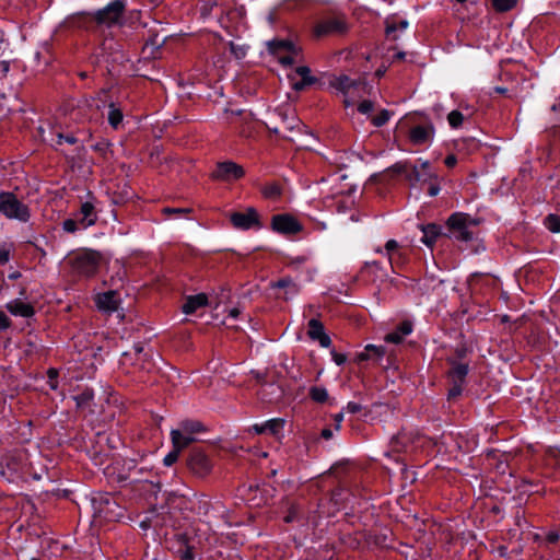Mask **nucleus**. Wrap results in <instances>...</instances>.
<instances>
[{"instance_id": "nucleus-23", "label": "nucleus", "mask_w": 560, "mask_h": 560, "mask_svg": "<svg viewBox=\"0 0 560 560\" xmlns=\"http://www.w3.org/2000/svg\"><path fill=\"white\" fill-rule=\"evenodd\" d=\"M269 49L272 54L280 55L281 51L296 54L298 48L289 40H272L269 43Z\"/></svg>"}, {"instance_id": "nucleus-37", "label": "nucleus", "mask_w": 560, "mask_h": 560, "mask_svg": "<svg viewBox=\"0 0 560 560\" xmlns=\"http://www.w3.org/2000/svg\"><path fill=\"white\" fill-rule=\"evenodd\" d=\"M92 399H93V393L91 390H85L75 397L77 405L79 407L89 405Z\"/></svg>"}, {"instance_id": "nucleus-55", "label": "nucleus", "mask_w": 560, "mask_h": 560, "mask_svg": "<svg viewBox=\"0 0 560 560\" xmlns=\"http://www.w3.org/2000/svg\"><path fill=\"white\" fill-rule=\"evenodd\" d=\"M298 509L292 506L289 514L284 517L287 523L293 522L296 518Z\"/></svg>"}, {"instance_id": "nucleus-60", "label": "nucleus", "mask_w": 560, "mask_h": 560, "mask_svg": "<svg viewBox=\"0 0 560 560\" xmlns=\"http://www.w3.org/2000/svg\"><path fill=\"white\" fill-rule=\"evenodd\" d=\"M252 430H253L255 433H257V434H262V433H265L264 423H260V424L256 423V424H254V425L252 427Z\"/></svg>"}, {"instance_id": "nucleus-21", "label": "nucleus", "mask_w": 560, "mask_h": 560, "mask_svg": "<svg viewBox=\"0 0 560 560\" xmlns=\"http://www.w3.org/2000/svg\"><path fill=\"white\" fill-rule=\"evenodd\" d=\"M7 308L11 314L15 316L31 317L34 315L33 306L19 300L10 302L7 305Z\"/></svg>"}, {"instance_id": "nucleus-24", "label": "nucleus", "mask_w": 560, "mask_h": 560, "mask_svg": "<svg viewBox=\"0 0 560 560\" xmlns=\"http://www.w3.org/2000/svg\"><path fill=\"white\" fill-rule=\"evenodd\" d=\"M284 420L280 418H275L267 420L264 422L265 433H270L272 435H277L283 429Z\"/></svg>"}, {"instance_id": "nucleus-27", "label": "nucleus", "mask_w": 560, "mask_h": 560, "mask_svg": "<svg viewBox=\"0 0 560 560\" xmlns=\"http://www.w3.org/2000/svg\"><path fill=\"white\" fill-rule=\"evenodd\" d=\"M311 398L316 402H325L328 399V392L325 387L314 386L310 389Z\"/></svg>"}, {"instance_id": "nucleus-20", "label": "nucleus", "mask_w": 560, "mask_h": 560, "mask_svg": "<svg viewBox=\"0 0 560 560\" xmlns=\"http://www.w3.org/2000/svg\"><path fill=\"white\" fill-rule=\"evenodd\" d=\"M412 331V325L410 322L401 323L398 328L385 336V341L392 343H400L406 336Z\"/></svg>"}, {"instance_id": "nucleus-16", "label": "nucleus", "mask_w": 560, "mask_h": 560, "mask_svg": "<svg viewBox=\"0 0 560 560\" xmlns=\"http://www.w3.org/2000/svg\"><path fill=\"white\" fill-rule=\"evenodd\" d=\"M308 337L313 340H318L319 345L324 348H328L331 345V340L324 331L323 324L315 318L308 322Z\"/></svg>"}, {"instance_id": "nucleus-4", "label": "nucleus", "mask_w": 560, "mask_h": 560, "mask_svg": "<svg viewBox=\"0 0 560 560\" xmlns=\"http://www.w3.org/2000/svg\"><path fill=\"white\" fill-rule=\"evenodd\" d=\"M451 235L457 241L468 242L472 238L471 226H475L477 222L466 213H454L447 221Z\"/></svg>"}, {"instance_id": "nucleus-56", "label": "nucleus", "mask_w": 560, "mask_h": 560, "mask_svg": "<svg viewBox=\"0 0 560 560\" xmlns=\"http://www.w3.org/2000/svg\"><path fill=\"white\" fill-rule=\"evenodd\" d=\"M444 163H445V165H446L447 167H453V166H455V165H456V163H457V159H456V156H455V155L451 154V155H447V156L445 158Z\"/></svg>"}, {"instance_id": "nucleus-51", "label": "nucleus", "mask_w": 560, "mask_h": 560, "mask_svg": "<svg viewBox=\"0 0 560 560\" xmlns=\"http://www.w3.org/2000/svg\"><path fill=\"white\" fill-rule=\"evenodd\" d=\"M9 326H10L9 317L3 312H0V330H4Z\"/></svg>"}, {"instance_id": "nucleus-47", "label": "nucleus", "mask_w": 560, "mask_h": 560, "mask_svg": "<svg viewBox=\"0 0 560 560\" xmlns=\"http://www.w3.org/2000/svg\"><path fill=\"white\" fill-rule=\"evenodd\" d=\"M361 409H362L361 405L358 402H354V401H350L346 406V410L349 413H357V412L361 411Z\"/></svg>"}, {"instance_id": "nucleus-49", "label": "nucleus", "mask_w": 560, "mask_h": 560, "mask_svg": "<svg viewBox=\"0 0 560 560\" xmlns=\"http://www.w3.org/2000/svg\"><path fill=\"white\" fill-rule=\"evenodd\" d=\"M332 360L337 365H341L346 362L347 357L342 353H338L336 351H331Z\"/></svg>"}, {"instance_id": "nucleus-8", "label": "nucleus", "mask_w": 560, "mask_h": 560, "mask_svg": "<svg viewBox=\"0 0 560 560\" xmlns=\"http://www.w3.org/2000/svg\"><path fill=\"white\" fill-rule=\"evenodd\" d=\"M245 174L244 168L232 161H224L217 164L212 172V178L222 182H233L240 179Z\"/></svg>"}, {"instance_id": "nucleus-38", "label": "nucleus", "mask_w": 560, "mask_h": 560, "mask_svg": "<svg viewBox=\"0 0 560 560\" xmlns=\"http://www.w3.org/2000/svg\"><path fill=\"white\" fill-rule=\"evenodd\" d=\"M180 451L173 446V450L164 457L163 463L165 466H172L177 462Z\"/></svg>"}, {"instance_id": "nucleus-3", "label": "nucleus", "mask_w": 560, "mask_h": 560, "mask_svg": "<svg viewBox=\"0 0 560 560\" xmlns=\"http://www.w3.org/2000/svg\"><path fill=\"white\" fill-rule=\"evenodd\" d=\"M0 214L8 220H14L20 223H27L31 219L28 205L10 191L0 192Z\"/></svg>"}, {"instance_id": "nucleus-64", "label": "nucleus", "mask_w": 560, "mask_h": 560, "mask_svg": "<svg viewBox=\"0 0 560 560\" xmlns=\"http://www.w3.org/2000/svg\"><path fill=\"white\" fill-rule=\"evenodd\" d=\"M397 27L398 26L396 24H388L386 27V33L389 35V34L394 33L397 30Z\"/></svg>"}, {"instance_id": "nucleus-30", "label": "nucleus", "mask_w": 560, "mask_h": 560, "mask_svg": "<svg viewBox=\"0 0 560 560\" xmlns=\"http://www.w3.org/2000/svg\"><path fill=\"white\" fill-rule=\"evenodd\" d=\"M398 243L395 240H389L385 244V252L388 255V260L392 267H394V255L399 253Z\"/></svg>"}, {"instance_id": "nucleus-57", "label": "nucleus", "mask_w": 560, "mask_h": 560, "mask_svg": "<svg viewBox=\"0 0 560 560\" xmlns=\"http://www.w3.org/2000/svg\"><path fill=\"white\" fill-rule=\"evenodd\" d=\"M57 374H58V373H57V371H56V370H54V369H50V370L48 371V377H49V380H50V387H51L52 389H55V388L57 387V384H56L55 382H52V381L57 377Z\"/></svg>"}, {"instance_id": "nucleus-25", "label": "nucleus", "mask_w": 560, "mask_h": 560, "mask_svg": "<svg viewBox=\"0 0 560 560\" xmlns=\"http://www.w3.org/2000/svg\"><path fill=\"white\" fill-rule=\"evenodd\" d=\"M122 120V113L115 104H109L108 122L113 128H117Z\"/></svg>"}, {"instance_id": "nucleus-35", "label": "nucleus", "mask_w": 560, "mask_h": 560, "mask_svg": "<svg viewBox=\"0 0 560 560\" xmlns=\"http://www.w3.org/2000/svg\"><path fill=\"white\" fill-rule=\"evenodd\" d=\"M545 224L551 232H560V218L557 214H549L545 220Z\"/></svg>"}, {"instance_id": "nucleus-28", "label": "nucleus", "mask_w": 560, "mask_h": 560, "mask_svg": "<svg viewBox=\"0 0 560 560\" xmlns=\"http://www.w3.org/2000/svg\"><path fill=\"white\" fill-rule=\"evenodd\" d=\"M179 429L194 436L195 433L201 432L203 427L198 421H184Z\"/></svg>"}, {"instance_id": "nucleus-7", "label": "nucleus", "mask_w": 560, "mask_h": 560, "mask_svg": "<svg viewBox=\"0 0 560 560\" xmlns=\"http://www.w3.org/2000/svg\"><path fill=\"white\" fill-rule=\"evenodd\" d=\"M187 467L194 475L205 477L211 471L212 465L201 450L194 448L187 457Z\"/></svg>"}, {"instance_id": "nucleus-36", "label": "nucleus", "mask_w": 560, "mask_h": 560, "mask_svg": "<svg viewBox=\"0 0 560 560\" xmlns=\"http://www.w3.org/2000/svg\"><path fill=\"white\" fill-rule=\"evenodd\" d=\"M390 116L392 114L387 109H383L372 118V122L375 127H382L389 120Z\"/></svg>"}, {"instance_id": "nucleus-18", "label": "nucleus", "mask_w": 560, "mask_h": 560, "mask_svg": "<svg viewBox=\"0 0 560 560\" xmlns=\"http://www.w3.org/2000/svg\"><path fill=\"white\" fill-rule=\"evenodd\" d=\"M208 304V298L206 294L200 293L197 295H190L186 299L185 303L182 306V310L185 314H192L197 310L206 306Z\"/></svg>"}, {"instance_id": "nucleus-31", "label": "nucleus", "mask_w": 560, "mask_h": 560, "mask_svg": "<svg viewBox=\"0 0 560 560\" xmlns=\"http://www.w3.org/2000/svg\"><path fill=\"white\" fill-rule=\"evenodd\" d=\"M262 194L267 198L275 199V198H277V197H279L281 195V188H280L279 185H277L275 183L267 184L262 188Z\"/></svg>"}, {"instance_id": "nucleus-22", "label": "nucleus", "mask_w": 560, "mask_h": 560, "mask_svg": "<svg viewBox=\"0 0 560 560\" xmlns=\"http://www.w3.org/2000/svg\"><path fill=\"white\" fill-rule=\"evenodd\" d=\"M421 231L423 233L421 242L427 246H432L436 237L440 235V228L435 224L422 225Z\"/></svg>"}, {"instance_id": "nucleus-61", "label": "nucleus", "mask_w": 560, "mask_h": 560, "mask_svg": "<svg viewBox=\"0 0 560 560\" xmlns=\"http://www.w3.org/2000/svg\"><path fill=\"white\" fill-rule=\"evenodd\" d=\"M362 92H365V89H359V90L351 91V98L353 100V103L355 102V97L362 96Z\"/></svg>"}, {"instance_id": "nucleus-62", "label": "nucleus", "mask_w": 560, "mask_h": 560, "mask_svg": "<svg viewBox=\"0 0 560 560\" xmlns=\"http://www.w3.org/2000/svg\"><path fill=\"white\" fill-rule=\"evenodd\" d=\"M343 420V412H339L335 416V421L337 423L336 425V429L339 430L340 429V423L341 421Z\"/></svg>"}, {"instance_id": "nucleus-45", "label": "nucleus", "mask_w": 560, "mask_h": 560, "mask_svg": "<svg viewBox=\"0 0 560 560\" xmlns=\"http://www.w3.org/2000/svg\"><path fill=\"white\" fill-rule=\"evenodd\" d=\"M462 393V383L460 382H454L453 387L448 390V399L455 398L459 396Z\"/></svg>"}, {"instance_id": "nucleus-15", "label": "nucleus", "mask_w": 560, "mask_h": 560, "mask_svg": "<svg viewBox=\"0 0 560 560\" xmlns=\"http://www.w3.org/2000/svg\"><path fill=\"white\" fill-rule=\"evenodd\" d=\"M434 127L429 124L425 126H416L410 130L409 138L413 144H425L433 139Z\"/></svg>"}, {"instance_id": "nucleus-43", "label": "nucleus", "mask_w": 560, "mask_h": 560, "mask_svg": "<svg viewBox=\"0 0 560 560\" xmlns=\"http://www.w3.org/2000/svg\"><path fill=\"white\" fill-rule=\"evenodd\" d=\"M374 109V104L371 101H363L359 104L358 110L362 114H369Z\"/></svg>"}, {"instance_id": "nucleus-10", "label": "nucleus", "mask_w": 560, "mask_h": 560, "mask_svg": "<svg viewBox=\"0 0 560 560\" xmlns=\"http://www.w3.org/2000/svg\"><path fill=\"white\" fill-rule=\"evenodd\" d=\"M418 162L419 164L412 165L410 173L407 174V180L411 186L418 183L427 184L432 182L438 175L428 161L419 160Z\"/></svg>"}, {"instance_id": "nucleus-44", "label": "nucleus", "mask_w": 560, "mask_h": 560, "mask_svg": "<svg viewBox=\"0 0 560 560\" xmlns=\"http://www.w3.org/2000/svg\"><path fill=\"white\" fill-rule=\"evenodd\" d=\"M366 350L371 352L372 358H381L384 354L383 347L368 345Z\"/></svg>"}, {"instance_id": "nucleus-2", "label": "nucleus", "mask_w": 560, "mask_h": 560, "mask_svg": "<svg viewBox=\"0 0 560 560\" xmlns=\"http://www.w3.org/2000/svg\"><path fill=\"white\" fill-rule=\"evenodd\" d=\"M67 262L74 276L90 278L98 270L101 255L95 250H81L69 256Z\"/></svg>"}, {"instance_id": "nucleus-42", "label": "nucleus", "mask_w": 560, "mask_h": 560, "mask_svg": "<svg viewBox=\"0 0 560 560\" xmlns=\"http://www.w3.org/2000/svg\"><path fill=\"white\" fill-rule=\"evenodd\" d=\"M427 184L429 185L428 194L431 197H434L440 192L441 186H440V179H439L438 175H436V178H434L432 182H429Z\"/></svg>"}, {"instance_id": "nucleus-11", "label": "nucleus", "mask_w": 560, "mask_h": 560, "mask_svg": "<svg viewBox=\"0 0 560 560\" xmlns=\"http://www.w3.org/2000/svg\"><path fill=\"white\" fill-rule=\"evenodd\" d=\"M332 86L343 94V104L346 107L353 105V100L351 98L352 90L366 89V84L364 82L353 81L347 75H341L337 78L332 82Z\"/></svg>"}, {"instance_id": "nucleus-39", "label": "nucleus", "mask_w": 560, "mask_h": 560, "mask_svg": "<svg viewBox=\"0 0 560 560\" xmlns=\"http://www.w3.org/2000/svg\"><path fill=\"white\" fill-rule=\"evenodd\" d=\"M79 224H80L79 219H77V220L67 219L63 221L62 228L68 233H74L79 229Z\"/></svg>"}, {"instance_id": "nucleus-13", "label": "nucleus", "mask_w": 560, "mask_h": 560, "mask_svg": "<svg viewBox=\"0 0 560 560\" xmlns=\"http://www.w3.org/2000/svg\"><path fill=\"white\" fill-rule=\"evenodd\" d=\"M289 79L295 91H302L316 82V78L311 74V69L306 66L298 67Z\"/></svg>"}, {"instance_id": "nucleus-1", "label": "nucleus", "mask_w": 560, "mask_h": 560, "mask_svg": "<svg viewBox=\"0 0 560 560\" xmlns=\"http://www.w3.org/2000/svg\"><path fill=\"white\" fill-rule=\"evenodd\" d=\"M120 364L128 369V372L150 373L155 368L152 353L145 351L141 343H135L130 350L125 351L121 354Z\"/></svg>"}, {"instance_id": "nucleus-50", "label": "nucleus", "mask_w": 560, "mask_h": 560, "mask_svg": "<svg viewBox=\"0 0 560 560\" xmlns=\"http://www.w3.org/2000/svg\"><path fill=\"white\" fill-rule=\"evenodd\" d=\"M290 285H294L292 280L290 278H283V279H280L279 281H277L273 284V288H287Z\"/></svg>"}, {"instance_id": "nucleus-41", "label": "nucleus", "mask_w": 560, "mask_h": 560, "mask_svg": "<svg viewBox=\"0 0 560 560\" xmlns=\"http://www.w3.org/2000/svg\"><path fill=\"white\" fill-rule=\"evenodd\" d=\"M11 246L3 244L0 245V265H4L10 260Z\"/></svg>"}, {"instance_id": "nucleus-40", "label": "nucleus", "mask_w": 560, "mask_h": 560, "mask_svg": "<svg viewBox=\"0 0 560 560\" xmlns=\"http://www.w3.org/2000/svg\"><path fill=\"white\" fill-rule=\"evenodd\" d=\"M299 56V51L296 54L288 52V55H277L278 61L283 66H290L295 62V57Z\"/></svg>"}, {"instance_id": "nucleus-48", "label": "nucleus", "mask_w": 560, "mask_h": 560, "mask_svg": "<svg viewBox=\"0 0 560 560\" xmlns=\"http://www.w3.org/2000/svg\"><path fill=\"white\" fill-rule=\"evenodd\" d=\"M108 142L105 140H102L93 145V149L102 154H104L108 149Z\"/></svg>"}, {"instance_id": "nucleus-6", "label": "nucleus", "mask_w": 560, "mask_h": 560, "mask_svg": "<svg viewBox=\"0 0 560 560\" xmlns=\"http://www.w3.org/2000/svg\"><path fill=\"white\" fill-rule=\"evenodd\" d=\"M124 10L125 2L122 0H114L105 8L96 11L93 19L98 25L112 27L120 23Z\"/></svg>"}, {"instance_id": "nucleus-63", "label": "nucleus", "mask_w": 560, "mask_h": 560, "mask_svg": "<svg viewBox=\"0 0 560 560\" xmlns=\"http://www.w3.org/2000/svg\"><path fill=\"white\" fill-rule=\"evenodd\" d=\"M322 436L326 440H329L332 436V431L326 428L322 431Z\"/></svg>"}, {"instance_id": "nucleus-53", "label": "nucleus", "mask_w": 560, "mask_h": 560, "mask_svg": "<svg viewBox=\"0 0 560 560\" xmlns=\"http://www.w3.org/2000/svg\"><path fill=\"white\" fill-rule=\"evenodd\" d=\"M370 359H372V354H371L370 351L366 350V348L364 349V351L360 352L357 355V361L358 362L366 361V360H370Z\"/></svg>"}, {"instance_id": "nucleus-29", "label": "nucleus", "mask_w": 560, "mask_h": 560, "mask_svg": "<svg viewBox=\"0 0 560 560\" xmlns=\"http://www.w3.org/2000/svg\"><path fill=\"white\" fill-rule=\"evenodd\" d=\"M516 0H492L493 8L499 12H505L513 9Z\"/></svg>"}, {"instance_id": "nucleus-46", "label": "nucleus", "mask_w": 560, "mask_h": 560, "mask_svg": "<svg viewBox=\"0 0 560 560\" xmlns=\"http://www.w3.org/2000/svg\"><path fill=\"white\" fill-rule=\"evenodd\" d=\"M56 137V144H61L63 141L70 144H74L77 142V139L73 136H63L62 133L58 132Z\"/></svg>"}, {"instance_id": "nucleus-9", "label": "nucleus", "mask_w": 560, "mask_h": 560, "mask_svg": "<svg viewBox=\"0 0 560 560\" xmlns=\"http://www.w3.org/2000/svg\"><path fill=\"white\" fill-rule=\"evenodd\" d=\"M230 220L234 228L238 230L260 229L259 215L254 208H247L245 211L233 212Z\"/></svg>"}, {"instance_id": "nucleus-5", "label": "nucleus", "mask_w": 560, "mask_h": 560, "mask_svg": "<svg viewBox=\"0 0 560 560\" xmlns=\"http://www.w3.org/2000/svg\"><path fill=\"white\" fill-rule=\"evenodd\" d=\"M349 31V23L343 15H332L322 19L314 28L317 37L339 36Z\"/></svg>"}, {"instance_id": "nucleus-58", "label": "nucleus", "mask_w": 560, "mask_h": 560, "mask_svg": "<svg viewBox=\"0 0 560 560\" xmlns=\"http://www.w3.org/2000/svg\"><path fill=\"white\" fill-rule=\"evenodd\" d=\"M404 261H405V257L401 252L394 255V267H392L393 270L395 269L396 266H398L399 264H402Z\"/></svg>"}, {"instance_id": "nucleus-33", "label": "nucleus", "mask_w": 560, "mask_h": 560, "mask_svg": "<svg viewBox=\"0 0 560 560\" xmlns=\"http://www.w3.org/2000/svg\"><path fill=\"white\" fill-rule=\"evenodd\" d=\"M407 442H408V439H407L406 434L399 433L398 435H396L393 439V447L397 452L407 451V447H408Z\"/></svg>"}, {"instance_id": "nucleus-19", "label": "nucleus", "mask_w": 560, "mask_h": 560, "mask_svg": "<svg viewBox=\"0 0 560 560\" xmlns=\"http://www.w3.org/2000/svg\"><path fill=\"white\" fill-rule=\"evenodd\" d=\"M171 440L172 445L179 450L180 452L188 447L192 442H195V438L180 429L171 431Z\"/></svg>"}, {"instance_id": "nucleus-14", "label": "nucleus", "mask_w": 560, "mask_h": 560, "mask_svg": "<svg viewBox=\"0 0 560 560\" xmlns=\"http://www.w3.org/2000/svg\"><path fill=\"white\" fill-rule=\"evenodd\" d=\"M96 304L101 311L114 313L119 308L120 299L118 296L117 291L109 290L97 295Z\"/></svg>"}, {"instance_id": "nucleus-52", "label": "nucleus", "mask_w": 560, "mask_h": 560, "mask_svg": "<svg viewBox=\"0 0 560 560\" xmlns=\"http://www.w3.org/2000/svg\"><path fill=\"white\" fill-rule=\"evenodd\" d=\"M190 209L188 208H164V213H188Z\"/></svg>"}, {"instance_id": "nucleus-59", "label": "nucleus", "mask_w": 560, "mask_h": 560, "mask_svg": "<svg viewBox=\"0 0 560 560\" xmlns=\"http://www.w3.org/2000/svg\"><path fill=\"white\" fill-rule=\"evenodd\" d=\"M10 63L8 61H0V74L3 77L9 72Z\"/></svg>"}, {"instance_id": "nucleus-12", "label": "nucleus", "mask_w": 560, "mask_h": 560, "mask_svg": "<svg viewBox=\"0 0 560 560\" xmlns=\"http://www.w3.org/2000/svg\"><path fill=\"white\" fill-rule=\"evenodd\" d=\"M271 228L281 234H295L302 230L301 224L290 214H277L271 219Z\"/></svg>"}, {"instance_id": "nucleus-32", "label": "nucleus", "mask_w": 560, "mask_h": 560, "mask_svg": "<svg viewBox=\"0 0 560 560\" xmlns=\"http://www.w3.org/2000/svg\"><path fill=\"white\" fill-rule=\"evenodd\" d=\"M447 121L452 128H458L464 121V115L459 110H452L447 115Z\"/></svg>"}, {"instance_id": "nucleus-54", "label": "nucleus", "mask_w": 560, "mask_h": 560, "mask_svg": "<svg viewBox=\"0 0 560 560\" xmlns=\"http://www.w3.org/2000/svg\"><path fill=\"white\" fill-rule=\"evenodd\" d=\"M305 261H306L305 256H298V257L291 258L290 265L299 267V266L303 265Z\"/></svg>"}, {"instance_id": "nucleus-34", "label": "nucleus", "mask_w": 560, "mask_h": 560, "mask_svg": "<svg viewBox=\"0 0 560 560\" xmlns=\"http://www.w3.org/2000/svg\"><path fill=\"white\" fill-rule=\"evenodd\" d=\"M411 165H409L407 162H398L388 167V172H392L394 174H404L407 178V174L410 173Z\"/></svg>"}, {"instance_id": "nucleus-17", "label": "nucleus", "mask_w": 560, "mask_h": 560, "mask_svg": "<svg viewBox=\"0 0 560 560\" xmlns=\"http://www.w3.org/2000/svg\"><path fill=\"white\" fill-rule=\"evenodd\" d=\"M78 215L80 225L84 229L94 225L97 221V213L95 211V207L90 201H85L81 205Z\"/></svg>"}, {"instance_id": "nucleus-26", "label": "nucleus", "mask_w": 560, "mask_h": 560, "mask_svg": "<svg viewBox=\"0 0 560 560\" xmlns=\"http://www.w3.org/2000/svg\"><path fill=\"white\" fill-rule=\"evenodd\" d=\"M467 373H468V365L467 364H463V363H458V364L454 365V368L451 371V375L453 377V381L454 382H460V383H463V381L466 377Z\"/></svg>"}]
</instances>
